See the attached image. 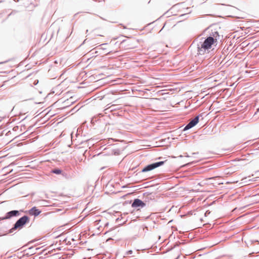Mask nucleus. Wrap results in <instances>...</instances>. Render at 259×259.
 <instances>
[{"mask_svg":"<svg viewBox=\"0 0 259 259\" xmlns=\"http://www.w3.org/2000/svg\"><path fill=\"white\" fill-rule=\"evenodd\" d=\"M141 229H142L143 231L146 233L148 231V228L146 226L143 225L141 227Z\"/></svg>","mask_w":259,"mask_h":259,"instance_id":"10","label":"nucleus"},{"mask_svg":"<svg viewBox=\"0 0 259 259\" xmlns=\"http://www.w3.org/2000/svg\"><path fill=\"white\" fill-rule=\"evenodd\" d=\"M95 53L96 54H97V53H98V52H97V51H96Z\"/></svg>","mask_w":259,"mask_h":259,"instance_id":"25","label":"nucleus"},{"mask_svg":"<svg viewBox=\"0 0 259 259\" xmlns=\"http://www.w3.org/2000/svg\"><path fill=\"white\" fill-rule=\"evenodd\" d=\"M203 33H206V36L201 38L197 45L198 55H203L206 52L209 53L213 46H217L218 40L221 41L223 39V36H221L217 29H213L212 27L206 28Z\"/></svg>","mask_w":259,"mask_h":259,"instance_id":"1","label":"nucleus"},{"mask_svg":"<svg viewBox=\"0 0 259 259\" xmlns=\"http://www.w3.org/2000/svg\"><path fill=\"white\" fill-rule=\"evenodd\" d=\"M162 158V157H159L157 158L156 159H161Z\"/></svg>","mask_w":259,"mask_h":259,"instance_id":"16","label":"nucleus"},{"mask_svg":"<svg viewBox=\"0 0 259 259\" xmlns=\"http://www.w3.org/2000/svg\"><path fill=\"white\" fill-rule=\"evenodd\" d=\"M51 172L56 175H60L62 174L63 171L59 168H55L54 169H52Z\"/></svg>","mask_w":259,"mask_h":259,"instance_id":"9","label":"nucleus"},{"mask_svg":"<svg viewBox=\"0 0 259 259\" xmlns=\"http://www.w3.org/2000/svg\"><path fill=\"white\" fill-rule=\"evenodd\" d=\"M128 203H131L132 207L134 208H143L146 205V204L144 201L139 198H135L133 201L132 200L130 202H128V201H125V203L127 204Z\"/></svg>","mask_w":259,"mask_h":259,"instance_id":"6","label":"nucleus"},{"mask_svg":"<svg viewBox=\"0 0 259 259\" xmlns=\"http://www.w3.org/2000/svg\"><path fill=\"white\" fill-rule=\"evenodd\" d=\"M86 40H87V39H85L83 41V44L85 43V42Z\"/></svg>","mask_w":259,"mask_h":259,"instance_id":"22","label":"nucleus"},{"mask_svg":"<svg viewBox=\"0 0 259 259\" xmlns=\"http://www.w3.org/2000/svg\"><path fill=\"white\" fill-rule=\"evenodd\" d=\"M41 211L38 209L36 206L32 207L31 209L24 211L23 212L27 213L30 215L34 216V217H37L41 213Z\"/></svg>","mask_w":259,"mask_h":259,"instance_id":"7","label":"nucleus"},{"mask_svg":"<svg viewBox=\"0 0 259 259\" xmlns=\"http://www.w3.org/2000/svg\"><path fill=\"white\" fill-rule=\"evenodd\" d=\"M203 113L199 114L194 118L190 119L189 122L184 127L183 131H186L195 126L199 122L200 117H202V119L203 118Z\"/></svg>","mask_w":259,"mask_h":259,"instance_id":"3","label":"nucleus"},{"mask_svg":"<svg viewBox=\"0 0 259 259\" xmlns=\"http://www.w3.org/2000/svg\"><path fill=\"white\" fill-rule=\"evenodd\" d=\"M2 1H0V3H1Z\"/></svg>","mask_w":259,"mask_h":259,"instance_id":"29","label":"nucleus"},{"mask_svg":"<svg viewBox=\"0 0 259 259\" xmlns=\"http://www.w3.org/2000/svg\"><path fill=\"white\" fill-rule=\"evenodd\" d=\"M18 128H19V127L18 126H15L13 127V130L14 131H16L18 130Z\"/></svg>","mask_w":259,"mask_h":259,"instance_id":"13","label":"nucleus"},{"mask_svg":"<svg viewBox=\"0 0 259 259\" xmlns=\"http://www.w3.org/2000/svg\"><path fill=\"white\" fill-rule=\"evenodd\" d=\"M25 118H26V117H25L23 120L25 119Z\"/></svg>","mask_w":259,"mask_h":259,"instance_id":"28","label":"nucleus"},{"mask_svg":"<svg viewBox=\"0 0 259 259\" xmlns=\"http://www.w3.org/2000/svg\"><path fill=\"white\" fill-rule=\"evenodd\" d=\"M166 161L167 160L164 161H160L148 164L144 167V168L141 170V172H146L151 171L158 167L163 165Z\"/></svg>","mask_w":259,"mask_h":259,"instance_id":"4","label":"nucleus"},{"mask_svg":"<svg viewBox=\"0 0 259 259\" xmlns=\"http://www.w3.org/2000/svg\"><path fill=\"white\" fill-rule=\"evenodd\" d=\"M132 253H133V251L132 250H130L126 252V254H127V255L131 254H132Z\"/></svg>","mask_w":259,"mask_h":259,"instance_id":"14","label":"nucleus"},{"mask_svg":"<svg viewBox=\"0 0 259 259\" xmlns=\"http://www.w3.org/2000/svg\"><path fill=\"white\" fill-rule=\"evenodd\" d=\"M87 32H88V29L86 30V33H87Z\"/></svg>","mask_w":259,"mask_h":259,"instance_id":"24","label":"nucleus"},{"mask_svg":"<svg viewBox=\"0 0 259 259\" xmlns=\"http://www.w3.org/2000/svg\"><path fill=\"white\" fill-rule=\"evenodd\" d=\"M108 225H109V223H107L105 225V227L107 226Z\"/></svg>","mask_w":259,"mask_h":259,"instance_id":"18","label":"nucleus"},{"mask_svg":"<svg viewBox=\"0 0 259 259\" xmlns=\"http://www.w3.org/2000/svg\"><path fill=\"white\" fill-rule=\"evenodd\" d=\"M18 11H16V10H13L12 11V12L9 14V15H12V14H14L15 13H16Z\"/></svg>","mask_w":259,"mask_h":259,"instance_id":"12","label":"nucleus"},{"mask_svg":"<svg viewBox=\"0 0 259 259\" xmlns=\"http://www.w3.org/2000/svg\"><path fill=\"white\" fill-rule=\"evenodd\" d=\"M106 45H107V44H102V45H101L99 46V47L101 46Z\"/></svg>","mask_w":259,"mask_h":259,"instance_id":"17","label":"nucleus"},{"mask_svg":"<svg viewBox=\"0 0 259 259\" xmlns=\"http://www.w3.org/2000/svg\"><path fill=\"white\" fill-rule=\"evenodd\" d=\"M257 112H259V108L257 109Z\"/></svg>","mask_w":259,"mask_h":259,"instance_id":"23","label":"nucleus"},{"mask_svg":"<svg viewBox=\"0 0 259 259\" xmlns=\"http://www.w3.org/2000/svg\"><path fill=\"white\" fill-rule=\"evenodd\" d=\"M15 2H19L20 0H14Z\"/></svg>","mask_w":259,"mask_h":259,"instance_id":"21","label":"nucleus"},{"mask_svg":"<svg viewBox=\"0 0 259 259\" xmlns=\"http://www.w3.org/2000/svg\"><path fill=\"white\" fill-rule=\"evenodd\" d=\"M210 213V211L208 210H206L204 213V215L205 217H207L208 214H209Z\"/></svg>","mask_w":259,"mask_h":259,"instance_id":"11","label":"nucleus"},{"mask_svg":"<svg viewBox=\"0 0 259 259\" xmlns=\"http://www.w3.org/2000/svg\"><path fill=\"white\" fill-rule=\"evenodd\" d=\"M23 209L12 210L6 213L5 216L0 217V222L4 220H10L14 217H17L21 215V212H23Z\"/></svg>","mask_w":259,"mask_h":259,"instance_id":"5","label":"nucleus"},{"mask_svg":"<svg viewBox=\"0 0 259 259\" xmlns=\"http://www.w3.org/2000/svg\"><path fill=\"white\" fill-rule=\"evenodd\" d=\"M257 194H255V195H254L253 196H256Z\"/></svg>","mask_w":259,"mask_h":259,"instance_id":"26","label":"nucleus"},{"mask_svg":"<svg viewBox=\"0 0 259 259\" xmlns=\"http://www.w3.org/2000/svg\"><path fill=\"white\" fill-rule=\"evenodd\" d=\"M29 222L30 218L27 215H24L16 221L12 228L9 230V233H12L15 230H20L23 229Z\"/></svg>","mask_w":259,"mask_h":259,"instance_id":"2","label":"nucleus"},{"mask_svg":"<svg viewBox=\"0 0 259 259\" xmlns=\"http://www.w3.org/2000/svg\"><path fill=\"white\" fill-rule=\"evenodd\" d=\"M25 118H26V117H25L23 120L25 119Z\"/></svg>","mask_w":259,"mask_h":259,"instance_id":"27","label":"nucleus"},{"mask_svg":"<svg viewBox=\"0 0 259 259\" xmlns=\"http://www.w3.org/2000/svg\"><path fill=\"white\" fill-rule=\"evenodd\" d=\"M254 242H257L258 243H259L258 241V240H254Z\"/></svg>","mask_w":259,"mask_h":259,"instance_id":"20","label":"nucleus"},{"mask_svg":"<svg viewBox=\"0 0 259 259\" xmlns=\"http://www.w3.org/2000/svg\"><path fill=\"white\" fill-rule=\"evenodd\" d=\"M119 220V218H117L116 219V222H117Z\"/></svg>","mask_w":259,"mask_h":259,"instance_id":"19","label":"nucleus"},{"mask_svg":"<svg viewBox=\"0 0 259 259\" xmlns=\"http://www.w3.org/2000/svg\"><path fill=\"white\" fill-rule=\"evenodd\" d=\"M38 80H35L34 82V84L35 85H36L38 83Z\"/></svg>","mask_w":259,"mask_h":259,"instance_id":"15","label":"nucleus"},{"mask_svg":"<svg viewBox=\"0 0 259 259\" xmlns=\"http://www.w3.org/2000/svg\"><path fill=\"white\" fill-rule=\"evenodd\" d=\"M120 44L124 45V47L126 49H133L135 47L131 39H123L121 41Z\"/></svg>","mask_w":259,"mask_h":259,"instance_id":"8","label":"nucleus"}]
</instances>
